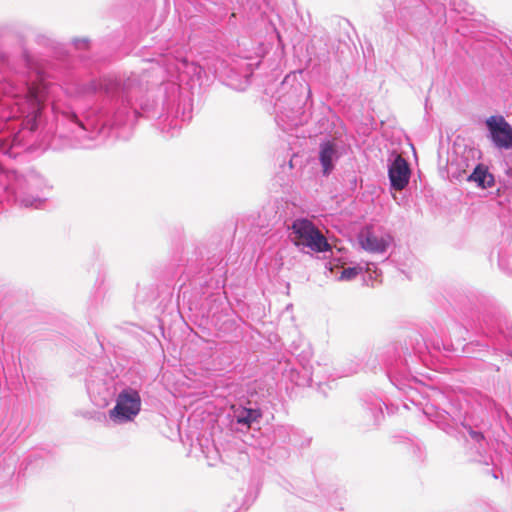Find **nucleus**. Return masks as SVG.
Wrapping results in <instances>:
<instances>
[{
    "mask_svg": "<svg viewBox=\"0 0 512 512\" xmlns=\"http://www.w3.org/2000/svg\"><path fill=\"white\" fill-rule=\"evenodd\" d=\"M468 182L476 183L477 187L486 189L494 186L495 178L494 175L489 172L487 166L479 163L473 169V172L467 177Z\"/></svg>",
    "mask_w": 512,
    "mask_h": 512,
    "instance_id": "nucleus-14",
    "label": "nucleus"
},
{
    "mask_svg": "<svg viewBox=\"0 0 512 512\" xmlns=\"http://www.w3.org/2000/svg\"><path fill=\"white\" fill-rule=\"evenodd\" d=\"M141 410V397L138 390L125 387L117 395L116 405L109 411L110 419L115 423L132 421Z\"/></svg>",
    "mask_w": 512,
    "mask_h": 512,
    "instance_id": "nucleus-5",
    "label": "nucleus"
},
{
    "mask_svg": "<svg viewBox=\"0 0 512 512\" xmlns=\"http://www.w3.org/2000/svg\"><path fill=\"white\" fill-rule=\"evenodd\" d=\"M88 43H89V40L87 38H83V39H74L73 40V44L75 45L76 48H81V47H87L88 46Z\"/></svg>",
    "mask_w": 512,
    "mask_h": 512,
    "instance_id": "nucleus-21",
    "label": "nucleus"
},
{
    "mask_svg": "<svg viewBox=\"0 0 512 512\" xmlns=\"http://www.w3.org/2000/svg\"><path fill=\"white\" fill-rule=\"evenodd\" d=\"M411 169L409 163L400 155L388 166V177L391 188L395 190H403L409 183Z\"/></svg>",
    "mask_w": 512,
    "mask_h": 512,
    "instance_id": "nucleus-10",
    "label": "nucleus"
},
{
    "mask_svg": "<svg viewBox=\"0 0 512 512\" xmlns=\"http://www.w3.org/2000/svg\"><path fill=\"white\" fill-rule=\"evenodd\" d=\"M325 267H326V269H329L330 271H332L333 270L332 262L331 261L326 262Z\"/></svg>",
    "mask_w": 512,
    "mask_h": 512,
    "instance_id": "nucleus-25",
    "label": "nucleus"
},
{
    "mask_svg": "<svg viewBox=\"0 0 512 512\" xmlns=\"http://www.w3.org/2000/svg\"><path fill=\"white\" fill-rule=\"evenodd\" d=\"M308 501H316L320 505L327 502L334 510H343L345 492L333 486H317L312 493L304 494Z\"/></svg>",
    "mask_w": 512,
    "mask_h": 512,
    "instance_id": "nucleus-8",
    "label": "nucleus"
},
{
    "mask_svg": "<svg viewBox=\"0 0 512 512\" xmlns=\"http://www.w3.org/2000/svg\"><path fill=\"white\" fill-rule=\"evenodd\" d=\"M291 241L300 250L309 248L315 253H322L331 250L327 238L319 228L307 218L295 219L290 227Z\"/></svg>",
    "mask_w": 512,
    "mask_h": 512,
    "instance_id": "nucleus-4",
    "label": "nucleus"
},
{
    "mask_svg": "<svg viewBox=\"0 0 512 512\" xmlns=\"http://www.w3.org/2000/svg\"><path fill=\"white\" fill-rule=\"evenodd\" d=\"M144 91L141 79L136 73H105L97 78L77 85L81 96L95 95L99 104L86 112L81 120L70 108L59 110L51 102L53 121L47 120L48 104L41 111V123L32 133H22V116L17 113L9 121L1 120L0 154L8 159H16L33 141L39 145L48 143L50 137L58 134L61 138H75L81 147H89L86 140H93L105 129L133 125L140 110L135 102ZM50 186L38 172L31 170L19 175L13 170H4L0 165V195L14 199L24 207L39 208L46 200L43 196Z\"/></svg>",
    "mask_w": 512,
    "mask_h": 512,
    "instance_id": "nucleus-1",
    "label": "nucleus"
},
{
    "mask_svg": "<svg viewBox=\"0 0 512 512\" xmlns=\"http://www.w3.org/2000/svg\"><path fill=\"white\" fill-rule=\"evenodd\" d=\"M456 1H457V0H453V2H452L453 6L455 7V10H458V11H461V10H462V11H466V9H465V8H460V6H461V2H463V0H459V8H457V7H456V5H457Z\"/></svg>",
    "mask_w": 512,
    "mask_h": 512,
    "instance_id": "nucleus-22",
    "label": "nucleus"
},
{
    "mask_svg": "<svg viewBox=\"0 0 512 512\" xmlns=\"http://www.w3.org/2000/svg\"><path fill=\"white\" fill-rule=\"evenodd\" d=\"M291 78V75H287L284 79V82L283 83H287L289 81V79Z\"/></svg>",
    "mask_w": 512,
    "mask_h": 512,
    "instance_id": "nucleus-26",
    "label": "nucleus"
},
{
    "mask_svg": "<svg viewBox=\"0 0 512 512\" xmlns=\"http://www.w3.org/2000/svg\"><path fill=\"white\" fill-rule=\"evenodd\" d=\"M166 97L162 103V113L157 115L155 104L140 103V110L146 117H156L163 131L171 132L181 128L183 122L191 119V105L183 101L178 85L171 83L165 87Z\"/></svg>",
    "mask_w": 512,
    "mask_h": 512,
    "instance_id": "nucleus-3",
    "label": "nucleus"
},
{
    "mask_svg": "<svg viewBox=\"0 0 512 512\" xmlns=\"http://www.w3.org/2000/svg\"><path fill=\"white\" fill-rule=\"evenodd\" d=\"M487 137L499 150L512 149V126L501 115H493L486 119Z\"/></svg>",
    "mask_w": 512,
    "mask_h": 512,
    "instance_id": "nucleus-6",
    "label": "nucleus"
},
{
    "mask_svg": "<svg viewBox=\"0 0 512 512\" xmlns=\"http://www.w3.org/2000/svg\"><path fill=\"white\" fill-rule=\"evenodd\" d=\"M86 387L91 400L99 407L106 406L115 394L112 383L105 381L90 379L87 381Z\"/></svg>",
    "mask_w": 512,
    "mask_h": 512,
    "instance_id": "nucleus-12",
    "label": "nucleus"
},
{
    "mask_svg": "<svg viewBox=\"0 0 512 512\" xmlns=\"http://www.w3.org/2000/svg\"><path fill=\"white\" fill-rule=\"evenodd\" d=\"M499 317L500 315L490 317L488 314L483 315V322L486 325L487 329L492 332V329H494L495 326H498L499 324Z\"/></svg>",
    "mask_w": 512,
    "mask_h": 512,
    "instance_id": "nucleus-20",
    "label": "nucleus"
},
{
    "mask_svg": "<svg viewBox=\"0 0 512 512\" xmlns=\"http://www.w3.org/2000/svg\"><path fill=\"white\" fill-rule=\"evenodd\" d=\"M34 41L37 45L44 48L53 49L55 47L54 40L50 36L43 33H37L35 35Z\"/></svg>",
    "mask_w": 512,
    "mask_h": 512,
    "instance_id": "nucleus-18",
    "label": "nucleus"
},
{
    "mask_svg": "<svg viewBox=\"0 0 512 512\" xmlns=\"http://www.w3.org/2000/svg\"><path fill=\"white\" fill-rule=\"evenodd\" d=\"M232 410V421L246 429L259 424L263 417V411L256 402L247 401L245 404L233 405Z\"/></svg>",
    "mask_w": 512,
    "mask_h": 512,
    "instance_id": "nucleus-7",
    "label": "nucleus"
},
{
    "mask_svg": "<svg viewBox=\"0 0 512 512\" xmlns=\"http://www.w3.org/2000/svg\"><path fill=\"white\" fill-rule=\"evenodd\" d=\"M340 146L334 140H324L319 144L318 160L322 167V175L329 176L341 158Z\"/></svg>",
    "mask_w": 512,
    "mask_h": 512,
    "instance_id": "nucleus-9",
    "label": "nucleus"
},
{
    "mask_svg": "<svg viewBox=\"0 0 512 512\" xmlns=\"http://www.w3.org/2000/svg\"><path fill=\"white\" fill-rule=\"evenodd\" d=\"M387 375L391 383L403 391L423 414L446 434L463 441L470 461L488 465L487 441L477 426L469 424L466 411L457 400L436 388H424L418 392L412 383L416 378L403 365L390 366Z\"/></svg>",
    "mask_w": 512,
    "mask_h": 512,
    "instance_id": "nucleus-2",
    "label": "nucleus"
},
{
    "mask_svg": "<svg viewBox=\"0 0 512 512\" xmlns=\"http://www.w3.org/2000/svg\"><path fill=\"white\" fill-rule=\"evenodd\" d=\"M426 6L421 0H412L411 7H402L398 10L396 17L397 23L403 29H410V22L419 20L420 16L424 15Z\"/></svg>",
    "mask_w": 512,
    "mask_h": 512,
    "instance_id": "nucleus-13",
    "label": "nucleus"
},
{
    "mask_svg": "<svg viewBox=\"0 0 512 512\" xmlns=\"http://www.w3.org/2000/svg\"><path fill=\"white\" fill-rule=\"evenodd\" d=\"M383 406H386L380 399L374 398L370 402L365 401V409L371 414L374 424H378L383 418Z\"/></svg>",
    "mask_w": 512,
    "mask_h": 512,
    "instance_id": "nucleus-15",
    "label": "nucleus"
},
{
    "mask_svg": "<svg viewBox=\"0 0 512 512\" xmlns=\"http://www.w3.org/2000/svg\"><path fill=\"white\" fill-rule=\"evenodd\" d=\"M361 369L360 365L357 364V366L353 369H350L347 374H353V373H357L359 370Z\"/></svg>",
    "mask_w": 512,
    "mask_h": 512,
    "instance_id": "nucleus-23",
    "label": "nucleus"
},
{
    "mask_svg": "<svg viewBox=\"0 0 512 512\" xmlns=\"http://www.w3.org/2000/svg\"><path fill=\"white\" fill-rule=\"evenodd\" d=\"M310 95H311L310 88H309V87H307V98H308V97H310Z\"/></svg>",
    "mask_w": 512,
    "mask_h": 512,
    "instance_id": "nucleus-27",
    "label": "nucleus"
},
{
    "mask_svg": "<svg viewBox=\"0 0 512 512\" xmlns=\"http://www.w3.org/2000/svg\"><path fill=\"white\" fill-rule=\"evenodd\" d=\"M361 272L362 268L359 266L344 268L338 279L341 281H350L355 279Z\"/></svg>",
    "mask_w": 512,
    "mask_h": 512,
    "instance_id": "nucleus-17",
    "label": "nucleus"
},
{
    "mask_svg": "<svg viewBox=\"0 0 512 512\" xmlns=\"http://www.w3.org/2000/svg\"><path fill=\"white\" fill-rule=\"evenodd\" d=\"M392 238L389 235H377L367 230L359 235V243L362 249L373 254H383L391 244Z\"/></svg>",
    "mask_w": 512,
    "mask_h": 512,
    "instance_id": "nucleus-11",
    "label": "nucleus"
},
{
    "mask_svg": "<svg viewBox=\"0 0 512 512\" xmlns=\"http://www.w3.org/2000/svg\"><path fill=\"white\" fill-rule=\"evenodd\" d=\"M291 377L297 386H311L313 383L312 373L305 366L300 371H292Z\"/></svg>",
    "mask_w": 512,
    "mask_h": 512,
    "instance_id": "nucleus-16",
    "label": "nucleus"
},
{
    "mask_svg": "<svg viewBox=\"0 0 512 512\" xmlns=\"http://www.w3.org/2000/svg\"><path fill=\"white\" fill-rule=\"evenodd\" d=\"M411 340L415 341V344H412L413 351L415 353H422L426 348V344L424 342L423 337L420 334L415 333L414 338H411Z\"/></svg>",
    "mask_w": 512,
    "mask_h": 512,
    "instance_id": "nucleus-19",
    "label": "nucleus"
},
{
    "mask_svg": "<svg viewBox=\"0 0 512 512\" xmlns=\"http://www.w3.org/2000/svg\"><path fill=\"white\" fill-rule=\"evenodd\" d=\"M384 18L386 22H391L393 20L392 16L389 15V12H385Z\"/></svg>",
    "mask_w": 512,
    "mask_h": 512,
    "instance_id": "nucleus-24",
    "label": "nucleus"
}]
</instances>
